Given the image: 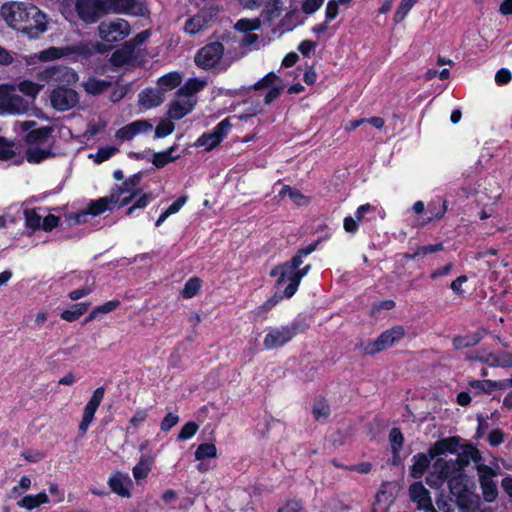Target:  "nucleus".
<instances>
[{"label": "nucleus", "instance_id": "f257e3e1", "mask_svg": "<svg viewBox=\"0 0 512 512\" xmlns=\"http://www.w3.org/2000/svg\"><path fill=\"white\" fill-rule=\"evenodd\" d=\"M1 15L11 28L30 39L38 38L47 30V15L29 2L5 3Z\"/></svg>", "mask_w": 512, "mask_h": 512}, {"label": "nucleus", "instance_id": "f03ea898", "mask_svg": "<svg viewBox=\"0 0 512 512\" xmlns=\"http://www.w3.org/2000/svg\"><path fill=\"white\" fill-rule=\"evenodd\" d=\"M310 325L303 315H297L290 324L271 329L265 336L263 345L266 349H277L295 336L305 333Z\"/></svg>", "mask_w": 512, "mask_h": 512}, {"label": "nucleus", "instance_id": "7ed1b4c3", "mask_svg": "<svg viewBox=\"0 0 512 512\" xmlns=\"http://www.w3.org/2000/svg\"><path fill=\"white\" fill-rule=\"evenodd\" d=\"M405 336V329L395 325L383 331L375 340L360 341L356 349L363 356H374L399 343Z\"/></svg>", "mask_w": 512, "mask_h": 512}, {"label": "nucleus", "instance_id": "20e7f679", "mask_svg": "<svg viewBox=\"0 0 512 512\" xmlns=\"http://www.w3.org/2000/svg\"><path fill=\"white\" fill-rule=\"evenodd\" d=\"M320 242L321 239H317L309 245L299 248L289 261L278 264L271 269L270 276L277 277V287H280L284 284L288 273L293 272V270H296L298 267H300L303 264V258L313 253L317 249Z\"/></svg>", "mask_w": 512, "mask_h": 512}, {"label": "nucleus", "instance_id": "39448f33", "mask_svg": "<svg viewBox=\"0 0 512 512\" xmlns=\"http://www.w3.org/2000/svg\"><path fill=\"white\" fill-rule=\"evenodd\" d=\"M38 79L56 87L71 86L78 81L74 69L64 65H50L39 72Z\"/></svg>", "mask_w": 512, "mask_h": 512}, {"label": "nucleus", "instance_id": "423d86ee", "mask_svg": "<svg viewBox=\"0 0 512 512\" xmlns=\"http://www.w3.org/2000/svg\"><path fill=\"white\" fill-rule=\"evenodd\" d=\"M74 10L85 25H92L109 14L106 0H75Z\"/></svg>", "mask_w": 512, "mask_h": 512}, {"label": "nucleus", "instance_id": "0eeeda50", "mask_svg": "<svg viewBox=\"0 0 512 512\" xmlns=\"http://www.w3.org/2000/svg\"><path fill=\"white\" fill-rule=\"evenodd\" d=\"M130 33V25L126 20L116 19L111 22H101L98 26V34L104 44L111 46L122 41Z\"/></svg>", "mask_w": 512, "mask_h": 512}, {"label": "nucleus", "instance_id": "6e6552de", "mask_svg": "<svg viewBox=\"0 0 512 512\" xmlns=\"http://www.w3.org/2000/svg\"><path fill=\"white\" fill-rule=\"evenodd\" d=\"M224 54V46L221 42L215 41L200 48L195 55V64L202 69L208 70L215 67Z\"/></svg>", "mask_w": 512, "mask_h": 512}, {"label": "nucleus", "instance_id": "1a4fd4ad", "mask_svg": "<svg viewBox=\"0 0 512 512\" xmlns=\"http://www.w3.org/2000/svg\"><path fill=\"white\" fill-rule=\"evenodd\" d=\"M232 128L229 118L220 121L211 132L203 133L195 142L197 147H205L206 151H211L217 147L228 135Z\"/></svg>", "mask_w": 512, "mask_h": 512}, {"label": "nucleus", "instance_id": "9d476101", "mask_svg": "<svg viewBox=\"0 0 512 512\" xmlns=\"http://www.w3.org/2000/svg\"><path fill=\"white\" fill-rule=\"evenodd\" d=\"M50 101L54 109L64 112L77 105L79 96L78 93L69 86L56 87L51 92Z\"/></svg>", "mask_w": 512, "mask_h": 512}, {"label": "nucleus", "instance_id": "9b49d317", "mask_svg": "<svg viewBox=\"0 0 512 512\" xmlns=\"http://www.w3.org/2000/svg\"><path fill=\"white\" fill-rule=\"evenodd\" d=\"M104 395H105V387L100 386L93 391L92 396L90 397L89 401L86 403V405L83 409L82 419H81V421L79 423V427H78V429L82 435L87 432L91 423L93 422L95 413H96L97 409L99 408V406L104 398Z\"/></svg>", "mask_w": 512, "mask_h": 512}, {"label": "nucleus", "instance_id": "f8f14e48", "mask_svg": "<svg viewBox=\"0 0 512 512\" xmlns=\"http://www.w3.org/2000/svg\"><path fill=\"white\" fill-rule=\"evenodd\" d=\"M477 471L484 501L494 502L498 496V488L492 479L495 475L493 468L486 464H480L477 466Z\"/></svg>", "mask_w": 512, "mask_h": 512}, {"label": "nucleus", "instance_id": "ddd939ff", "mask_svg": "<svg viewBox=\"0 0 512 512\" xmlns=\"http://www.w3.org/2000/svg\"><path fill=\"white\" fill-rule=\"evenodd\" d=\"M26 102L17 95L0 86V115L21 114L26 111Z\"/></svg>", "mask_w": 512, "mask_h": 512}, {"label": "nucleus", "instance_id": "4468645a", "mask_svg": "<svg viewBox=\"0 0 512 512\" xmlns=\"http://www.w3.org/2000/svg\"><path fill=\"white\" fill-rule=\"evenodd\" d=\"M152 128L153 125L148 120L140 119L119 128L116 131L115 136L118 139L130 141L136 135L146 133L152 130Z\"/></svg>", "mask_w": 512, "mask_h": 512}, {"label": "nucleus", "instance_id": "2eb2a0df", "mask_svg": "<svg viewBox=\"0 0 512 512\" xmlns=\"http://www.w3.org/2000/svg\"><path fill=\"white\" fill-rule=\"evenodd\" d=\"M410 499L417 504L420 510L433 509L430 492L424 487L422 482L416 481L409 487Z\"/></svg>", "mask_w": 512, "mask_h": 512}, {"label": "nucleus", "instance_id": "dca6fc26", "mask_svg": "<svg viewBox=\"0 0 512 512\" xmlns=\"http://www.w3.org/2000/svg\"><path fill=\"white\" fill-rule=\"evenodd\" d=\"M460 447V437L450 436L437 440L431 447V456L439 458L446 453L455 454Z\"/></svg>", "mask_w": 512, "mask_h": 512}, {"label": "nucleus", "instance_id": "f3484780", "mask_svg": "<svg viewBox=\"0 0 512 512\" xmlns=\"http://www.w3.org/2000/svg\"><path fill=\"white\" fill-rule=\"evenodd\" d=\"M448 203L447 200L441 197H435L428 204L425 212V218L423 219L421 226L429 224L434 220H440L444 217L447 212Z\"/></svg>", "mask_w": 512, "mask_h": 512}, {"label": "nucleus", "instance_id": "a211bd4d", "mask_svg": "<svg viewBox=\"0 0 512 512\" xmlns=\"http://www.w3.org/2000/svg\"><path fill=\"white\" fill-rule=\"evenodd\" d=\"M311 264H307L304 267H298L293 272L288 273L286 280L289 281L288 285L284 289L285 298H291L295 295L303 277H305L311 270Z\"/></svg>", "mask_w": 512, "mask_h": 512}, {"label": "nucleus", "instance_id": "6ab92c4d", "mask_svg": "<svg viewBox=\"0 0 512 512\" xmlns=\"http://www.w3.org/2000/svg\"><path fill=\"white\" fill-rule=\"evenodd\" d=\"M435 457L431 456V450H428L427 454L417 453L412 458V465L410 467V476L414 479H420L426 473L428 468L430 467L431 460H434Z\"/></svg>", "mask_w": 512, "mask_h": 512}, {"label": "nucleus", "instance_id": "aec40b11", "mask_svg": "<svg viewBox=\"0 0 512 512\" xmlns=\"http://www.w3.org/2000/svg\"><path fill=\"white\" fill-rule=\"evenodd\" d=\"M135 53V43L125 42L121 48L115 50L111 57L110 62L115 67H123L130 64Z\"/></svg>", "mask_w": 512, "mask_h": 512}, {"label": "nucleus", "instance_id": "412c9836", "mask_svg": "<svg viewBox=\"0 0 512 512\" xmlns=\"http://www.w3.org/2000/svg\"><path fill=\"white\" fill-rule=\"evenodd\" d=\"M433 468L435 473H437V479L441 482L449 480L453 475L460 471L455 461H447L443 458H435Z\"/></svg>", "mask_w": 512, "mask_h": 512}, {"label": "nucleus", "instance_id": "4be33fe9", "mask_svg": "<svg viewBox=\"0 0 512 512\" xmlns=\"http://www.w3.org/2000/svg\"><path fill=\"white\" fill-rule=\"evenodd\" d=\"M69 49V55L74 53L87 58L95 53L104 54L111 50V46H107L106 44L100 42H97L96 44L79 43L77 45L69 46Z\"/></svg>", "mask_w": 512, "mask_h": 512}, {"label": "nucleus", "instance_id": "5701e85b", "mask_svg": "<svg viewBox=\"0 0 512 512\" xmlns=\"http://www.w3.org/2000/svg\"><path fill=\"white\" fill-rule=\"evenodd\" d=\"M485 334L486 330L480 328L471 334L457 335L452 339L453 347L457 350L474 347L483 339Z\"/></svg>", "mask_w": 512, "mask_h": 512}, {"label": "nucleus", "instance_id": "b1692460", "mask_svg": "<svg viewBox=\"0 0 512 512\" xmlns=\"http://www.w3.org/2000/svg\"><path fill=\"white\" fill-rule=\"evenodd\" d=\"M106 6L109 13L142 15L141 9L136 11V0H106Z\"/></svg>", "mask_w": 512, "mask_h": 512}, {"label": "nucleus", "instance_id": "393cba45", "mask_svg": "<svg viewBox=\"0 0 512 512\" xmlns=\"http://www.w3.org/2000/svg\"><path fill=\"white\" fill-rule=\"evenodd\" d=\"M141 180L142 173L137 172L130 176L128 179H126L121 185L116 184L111 190V192L113 193V198H116V200L119 201V197H121V195L125 194L126 192H141V190L138 188Z\"/></svg>", "mask_w": 512, "mask_h": 512}, {"label": "nucleus", "instance_id": "a878e982", "mask_svg": "<svg viewBox=\"0 0 512 512\" xmlns=\"http://www.w3.org/2000/svg\"><path fill=\"white\" fill-rule=\"evenodd\" d=\"M118 200L113 198V193L111 192L110 196L101 197L97 200H92L87 207V211L89 215L98 216L104 213L107 210H111Z\"/></svg>", "mask_w": 512, "mask_h": 512}, {"label": "nucleus", "instance_id": "bb28decb", "mask_svg": "<svg viewBox=\"0 0 512 512\" xmlns=\"http://www.w3.org/2000/svg\"><path fill=\"white\" fill-rule=\"evenodd\" d=\"M284 10V3L282 0H268L265 2L261 17L264 22L272 23L280 17Z\"/></svg>", "mask_w": 512, "mask_h": 512}, {"label": "nucleus", "instance_id": "cd10ccee", "mask_svg": "<svg viewBox=\"0 0 512 512\" xmlns=\"http://www.w3.org/2000/svg\"><path fill=\"white\" fill-rule=\"evenodd\" d=\"M53 131V127L51 126H42L32 129L25 135V142L28 145L44 144L52 136Z\"/></svg>", "mask_w": 512, "mask_h": 512}, {"label": "nucleus", "instance_id": "c85d7f7f", "mask_svg": "<svg viewBox=\"0 0 512 512\" xmlns=\"http://www.w3.org/2000/svg\"><path fill=\"white\" fill-rule=\"evenodd\" d=\"M163 102V95L154 89H145L139 94V103L145 109L158 107Z\"/></svg>", "mask_w": 512, "mask_h": 512}, {"label": "nucleus", "instance_id": "c756f323", "mask_svg": "<svg viewBox=\"0 0 512 512\" xmlns=\"http://www.w3.org/2000/svg\"><path fill=\"white\" fill-rule=\"evenodd\" d=\"M177 149L176 145H172L164 151L155 152L152 157V163L157 169H162L169 163L177 160L180 155L173 156V152Z\"/></svg>", "mask_w": 512, "mask_h": 512}, {"label": "nucleus", "instance_id": "7c9ffc66", "mask_svg": "<svg viewBox=\"0 0 512 512\" xmlns=\"http://www.w3.org/2000/svg\"><path fill=\"white\" fill-rule=\"evenodd\" d=\"M50 502L48 495L43 491L37 495H26L17 502V505L21 508H25L29 511Z\"/></svg>", "mask_w": 512, "mask_h": 512}, {"label": "nucleus", "instance_id": "2f4dec72", "mask_svg": "<svg viewBox=\"0 0 512 512\" xmlns=\"http://www.w3.org/2000/svg\"><path fill=\"white\" fill-rule=\"evenodd\" d=\"M83 86L88 94L97 96L104 93L111 86V82L92 76L88 78Z\"/></svg>", "mask_w": 512, "mask_h": 512}, {"label": "nucleus", "instance_id": "473e14b6", "mask_svg": "<svg viewBox=\"0 0 512 512\" xmlns=\"http://www.w3.org/2000/svg\"><path fill=\"white\" fill-rule=\"evenodd\" d=\"M54 153L50 148L44 149L38 146L36 147H28L25 153V157L27 162L30 164H39L42 161L53 157Z\"/></svg>", "mask_w": 512, "mask_h": 512}, {"label": "nucleus", "instance_id": "72a5a7b5", "mask_svg": "<svg viewBox=\"0 0 512 512\" xmlns=\"http://www.w3.org/2000/svg\"><path fill=\"white\" fill-rule=\"evenodd\" d=\"M90 304V302L73 304L70 309L63 310L60 313V318L67 322H74L87 312Z\"/></svg>", "mask_w": 512, "mask_h": 512}, {"label": "nucleus", "instance_id": "f704fd0d", "mask_svg": "<svg viewBox=\"0 0 512 512\" xmlns=\"http://www.w3.org/2000/svg\"><path fill=\"white\" fill-rule=\"evenodd\" d=\"M193 110V104L189 102L181 103L174 100L170 103L168 115L173 120H180Z\"/></svg>", "mask_w": 512, "mask_h": 512}, {"label": "nucleus", "instance_id": "c9c22d12", "mask_svg": "<svg viewBox=\"0 0 512 512\" xmlns=\"http://www.w3.org/2000/svg\"><path fill=\"white\" fill-rule=\"evenodd\" d=\"M456 502L461 509L474 511L478 508L480 497L477 494L471 493L469 490L463 492L456 497Z\"/></svg>", "mask_w": 512, "mask_h": 512}, {"label": "nucleus", "instance_id": "e433bc0d", "mask_svg": "<svg viewBox=\"0 0 512 512\" xmlns=\"http://www.w3.org/2000/svg\"><path fill=\"white\" fill-rule=\"evenodd\" d=\"M205 84H206L205 81L200 80L198 78H189L184 83V85H182L178 89L177 93L180 96L190 97V96L198 93L199 91H201L204 88Z\"/></svg>", "mask_w": 512, "mask_h": 512}, {"label": "nucleus", "instance_id": "4c0bfd02", "mask_svg": "<svg viewBox=\"0 0 512 512\" xmlns=\"http://www.w3.org/2000/svg\"><path fill=\"white\" fill-rule=\"evenodd\" d=\"M69 47L51 46L39 52L38 58L42 62L53 61L69 55Z\"/></svg>", "mask_w": 512, "mask_h": 512}, {"label": "nucleus", "instance_id": "58836bf2", "mask_svg": "<svg viewBox=\"0 0 512 512\" xmlns=\"http://www.w3.org/2000/svg\"><path fill=\"white\" fill-rule=\"evenodd\" d=\"M207 20L205 16L201 14H196L192 17H189L184 25V31L187 34L195 35L200 32L202 29L206 27Z\"/></svg>", "mask_w": 512, "mask_h": 512}, {"label": "nucleus", "instance_id": "ea45409f", "mask_svg": "<svg viewBox=\"0 0 512 512\" xmlns=\"http://www.w3.org/2000/svg\"><path fill=\"white\" fill-rule=\"evenodd\" d=\"M182 82V76L178 72H169L161 76L157 84L164 91H169L178 87Z\"/></svg>", "mask_w": 512, "mask_h": 512}, {"label": "nucleus", "instance_id": "a19ab883", "mask_svg": "<svg viewBox=\"0 0 512 512\" xmlns=\"http://www.w3.org/2000/svg\"><path fill=\"white\" fill-rule=\"evenodd\" d=\"M448 487L450 493L456 497L457 495L467 492L468 488L465 483V475L462 471H459L457 474L453 475L449 480H447Z\"/></svg>", "mask_w": 512, "mask_h": 512}, {"label": "nucleus", "instance_id": "79ce46f5", "mask_svg": "<svg viewBox=\"0 0 512 512\" xmlns=\"http://www.w3.org/2000/svg\"><path fill=\"white\" fill-rule=\"evenodd\" d=\"M109 487L112 492L121 497H130V491L125 484V479L120 473H117L109 478Z\"/></svg>", "mask_w": 512, "mask_h": 512}, {"label": "nucleus", "instance_id": "37998d69", "mask_svg": "<svg viewBox=\"0 0 512 512\" xmlns=\"http://www.w3.org/2000/svg\"><path fill=\"white\" fill-rule=\"evenodd\" d=\"M312 414L316 421L326 420L330 415V406L326 399L321 398L314 402Z\"/></svg>", "mask_w": 512, "mask_h": 512}, {"label": "nucleus", "instance_id": "c03bdc74", "mask_svg": "<svg viewBox=\"0 0 512 512\" xmlns=\"http://www.w3.org/2000/svg\"><path fill=\"white\" fill-rule=\"evenodd\" d=\"M151 471V460L146 457H141L136 466L133 467L132 473L134 479L138 482L148 477Z\"/></svg>", "mask_w": 512, "mask_h": 512}, {"label": "nucleus", "instance_id": "a18cd8bd", "mask_svg": "<svg viewBox=\"0 0 512 512\" xmlns=\"http://www.w3.org/2000/svg\"><path fill=\"white\" fill-rule=\"evenodd\" d=\"M194 455L198 461L215 458L217 456V448L213 443H202L197 447Z\"/></svg>", "mask_w": 512, "mask_h": 512}, {"label": "nucleus", "instance_id": "49530a36", "mask_svg": "<svg viewBox=\"0 0 512 512\" xmlns=\"http://www.w3.org/2000/svg\"><path fill=\"white\" fill-rule=\"evenodd\" d=\"M25 226L33 231L41 229L42 217L36 212V209L27 208L24 210Z\"/></svg>", "mask_w": 512, "mask_h": 512}, {"label": "nucleus", "instance_id": "de8ad7c7", "mask_svg": "<svg viewBox=\"0 0 512 512\" xmlns=\"http://www.w3.org/2000/svg\"><path fill=\"white\" fill-rule=\"evenodd\" d=\"M202 281L198 277L190 278L184 285L181 295L184 299H191L196 296L201 289Z\"/></svg>", "mask_w": 512, "mask_h": 512}, {"label": "nucleus", "instance_id": "09e8293b", "mask_svg": "<svg viewBox=\"0 0 512 512\" xmlns=\"http://www.w3.org/2000/svg\"><path fill=\"white\" fill-rule=\"evenodd\" d=\"M418 0H401L397 7L393 20L395 23L402 22Z\"/></svg>", "mask_w": 512, "mask_h": 512}, {"label": "nucleus", "instance_id": "8fccbe9b", "mask_svg": "<svg viewBox=\"0 0 512 512\" xmlns=\"http://www.w3.org/2000/svg\"><path fill=\"white\" fill-rule=\"evenodd\" d=\"M199 425L194 421H188L180 429L177 439L185 441L191 439L198 431Z\"/></svg>", "mask_w": 512, "mask_h": 512}, {"label": "nucleus", "instance_id": "3c124183", "mask_svg": "<svg viewBox=\"0 0 512 512\" xmlns=\"http://www.w3.org/2000/svg\"><path fill=\"white\" fill-rule=\"evenodd\" d=\"M153 199L151 193H143L139 198H135V201L126 210V215L131 216L136 209H144L147 207L149 202Z\"/></svg>", "mask_w": 512, "mask_h": 512}, {"label": "nucleus", "instance_id": "603ef678", "mask_svg": "<svg viewBox=\"0 0 512 512\" xmlns=\"http://www.w3.org/2000/svg\"><path fill=\"white\" fill-rule=\"evenodd\" d=\"M13 143L8 142L6 138L0 136V161H9L15 157Z\"/></svg>", "mask_w": 512, "mask_h": 512}, {"label": "nucleus", "instance_id": "864d4df0", "mask_svg": "<svg viewBox=\"0 0 512 512\" xmlns=\"http://www.w3.org/2000/svg\"><path fill=\"white\" fill-rule=\"evenodd\" d=\"M297 17L298 15L296 11H288L280 20L279 28H281L283 31H292L298 25L296 22Z\"/></svg>", "mask_w": 512, "mask_h": 512}, {"label": "nucleus", "instance_id": "5fc2aeb1", "mask_svg": "<svg viewBox=\"0 0 512 512\" xmlns=\"http://www.w3.org/2000/svg\"><path fill=\"white\" fill-rule=\"evenodd\" d=\"M284 292H275L270 298L258 307V314L268 312L273 309L283 298Z\"/></svg>", "mask_w": 512, "mask_h": 512}, {"label": "nucleus", "instance_id": "6e6d98bb", "mask_svg": "<svg viewBox=\"0 0 512 512\" xmlns=\"http://www.w3.org/2000/svg\"><path fill=\"white\" fill-rule=\"evenodd\" d=\"M175 125L169 120H161L155 129V138H164L172 134Z\"/></svg>", "mask_w": 512, "mask_h": 512}, {"label": "nucleus", "instance_id": "4d7b16f0", "mask_svg": "<svg viewBox=\"0 0 512 512\" xmlns=\"http://www.w3.org/2000/svg\"><path fill=\"white\" fill-rule=\"evenodd\" d=\"M389 442L391 449H402L404 444V436L400 428L393 427L389 432Z\"/></svg>", "mask_w": 512, "mask_h": 512}, {"label": "nucleus", "instance_id": "13d9d810", "mask_svg": "<svg viewBox=\"0 0 512 512\" xmlns=\"http://www.w3.org/2000/svg\"><path fill=\"white\" fill-rule=\"evenodd\" d=\"M468 385L471 388H473L475 390H479L486 394H490L493 392V380H490V379H485V380L472 379V380H469Z\"/></svg>", "mask_w": 512, "mask_h": 512}, {"label": "nucleus", "instance_id": "bf43d9fd", "mask_svg": "<svg viewBox=\"0 0 512 512\" xmlns=\"http://www.w3.org/2000/svg\"><path fill=\"white\" fill-rule=\"evenodd\" d=\"M277 80H279V76L275 74L273 71L267 73L264 77L258 80L254 85V90H262L265 88L271 87Z\"/></svg>", "mask_w": 512, "mask_h": 512}, {"label": "nucleus", "instance_id": "052dcab7", "mask_svg": "<svg viewBox=\"0 0 512 512\" xmlns=\"http://www.w3.org/2000/svg\"><path fill=\"white\" fill-rule=\"evenodd\" d=\"M180 418L178 414L174 412H168L160 423V429L163 432L170 431L175 425L178 424Z\"/></svg>", "mask_w": 512, "mask_h": 512}, {"label": "nucleus", "instance_id": "680f3d73", "mask_svg": "<svg viewBox=\"0 0 512 512\" xmlns=\"http://www.w3.org/2000/svg\"><path fill=\"white\" fill-rule=\"evenodd\" d=\"M118 151L115 147H101L95 154L94 161L97 164L109 160Z\"/></svg>", "mask_w": 512, "mask_h": 512}, {"label": "nucleus", "instance_id": "e2e57ef3", "mask_svg": "<svg viewBox=\"0 0 512 512\" xmlns=\"http://www.w3.org/2000/svg\"><path fill=\"white\" fill-rule=\"evenodd\" d=\"M60 224V217L54 214H48L42 218L41 230L45 232H51L53 229L58 227Z\"/></svg>", "mask_w": 512, "mask_h": 512}, {"label": "nucleus", "instance_id": "0e129e2a", "mask_svg": "<svg viewBox=\"0 0 512 512\" xmlns=\"http://www.w3.org/2000/svg\"><path fill=\"white\" fill-rule=\"evenodd\" d=\"M148 418V410L146 408H138L133 416L129 420V424L138 428L142 423H144Z\"/></svg>", "mask_w": 512, "mask_h": 512}, {"label": "nucleus", "instance_id": "69168bd1", "mask_svg": "<svg viewBox=\"0 0 512 512\" xmlns=\"http://www.w3.org/2000/svg\"><path fill=\"white\" fill-rule=\"evenodd\" d=\"M505 434L500 428H495L488 434V442L490 446L497 447L504 442Z\"/></svg>", "mask_w": 512, "mask_h": 512}, {"label": "nucleus", "instance_id": "338daca9", "mask_svg": "<svg viewBox=\"0 0 512 512\" xmlns=\"http://www.w3.org/2000/svg\"><path fill=\"white\" fill-rule=\"evenodd\" d=\"M324 3V0H304L301 6L305 14L315 13Z\"/></svg>", "mask_w": 512, "mask_h": 512}, {"label": "nucleus", "instance_id": "774afa93", "mask_svg": "<svg viewBox=\"0 0 512 512\" xmlns=\"http://www.w3.org/2000/svg\"><path fill=\"white\" fill-rule=\"evenodd\" d=\"M303 509L302 501L297 499L288 500L277 512H301Z\"/></svg>", "mask_w": 512, "mask_h": 512}]
</instances>
